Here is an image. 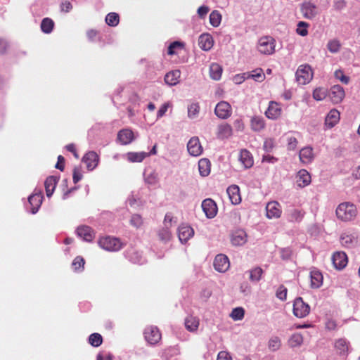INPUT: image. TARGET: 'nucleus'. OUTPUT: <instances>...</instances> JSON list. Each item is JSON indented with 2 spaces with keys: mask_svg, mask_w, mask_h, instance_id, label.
Listing matches in <instances>:
<instances>
[{
  "mask_svg": "<svg viewBox=\"0 0 360 360\" xmlns=\"http://www.w3.org/2000/svg\"><path fill=\"white\" fill-rule=\"evenodd\" d=\"M335 213L338 219L342 221H350L356 217L357 209L354 204L350 202H344L338 206Z\"/></svg>",
  "mask_w": 360,
  "mask_h": 360,
  "instance_id": "1",
  "label": "nucleus"
},
{
  "mask_svg": "<svg viewBox=\"0 0 360 360\" xmlns=\"http://www.w3.org/2000/svg\"><path fill=\"white\" fill-rule=\"evenodd\" d=\"M98 244L102 249L110 252L119 251L124 247V244L119 238L111 236L100 238Z\"/></svg>",
  "mask_w": 360,
  "mask_h": 360,
  "instance_id": "2",
  "label": "nucleus"
},
{
  "mask_svg": "<svg viewBox=\"0 0 360 360\" xmlns=\"http://www.w3.org/2000/svg\"><path fill=\"white\" fill-rule=\"evenodd\" d=\"M275 39L269 36L261 37L258 41L257 49L264 55H271L275 52Z\"/></svg>",
  "mask_w": 360,
  "mask_h": 360,
  "instance_id": "3",
  "label": "nucleus"
},
{
  "mask_svg": "<svg viewBox=\"0 0 360 360\" xmlns=\"http://www.w3.org/2000/svg\"><path fill=\"white\" fill-rule=\"evenodd\" d=\"M296 80L300 84H308L313 77V72L309 65H301L295 73Z\"/></svg>",
  "mask_w": 360,
  "mask_h": 360,
  "instance_id": "4",
  "label": "nucleus"
},
{
  "mask_svg": "<svg viewBox=\"0 0 360 360\" xmlns=\"http://www.w3.org/2000/svg\"><path fill=\"white\" fill-rule=\"evenodd\" d=\"M293 314L300 319L306 317L310 312L309 305L301 297L295 298L293 302Z\"/></svg>",
  "mask_w": 360,
  "mask_h": 360,
  "instance_id": "5",
  "label": "nucleus"
},
{
  "mask_svg": "<svg viewBox=\"0 0 360 360\" xmlns=\"http://www.w3.org/2000/svg\"><path fill=\"white\" fill-rule=\"evenodd\" d=\"M230 240L233 246H242L248 241V234L242 229H235L230 234Z\"/></svg>",
  "mask_w": 360,
  "mask_h": 360,
  "instance_id": "6",
  "label": "nucleus"
},
{
  "mask_svg": "<svg viewBox=\"0 0 360 360\" xmlns=\"http://www.w3.org/2000/svg\"><path fill=\"white\" fill-rule=\"evenodd\" d=\"M231 112L232 108L226 101L219 102L214 108V114L219 119L226 120L229 118L231 115Z\"/></svg>",
  "mask_w": 360,
  "mask_h": 360,
  "instance_id": "7",
  "label": "nucleus"
},
{
  "mask_svg": "<svg viewBox=\"0 0 360 360\" xmlns=\"http://www.w3.org/2000/svg\"><path fill=\"white\" fill-rule=\"evenodd\" d=\"M146 340L150 345L158 343L161 339V333L156 326H148L144 330Z\"/></svg>",
  "mask_w": 360,
  "mask_h": 360,
  "instance_id": "8",
  "label": "nucleus"
},
{
  "mask_svg": "<svg viewBox=\"0 0 360 360\" xmlns=\"http://www.w3.org/2000/svg\"><path fill=\"white\" fill-rule=\"evenodd\" d=\"M202 209L206 217L209 219L214 218L217 213V207L215 202L211 198H207L202 202Z\"/></svg>",
  "mask_w": 360,
  "mask_h": 360,
  "instance_id": "9",
  "label": "nucleus"
},
{
  "mask_svg": "<svg viewBox=\"0 0 360 360\" xmlns=\"http://www.w3.org/2000/svg\"><path fill=\"white\" fill-rule=\"evenodd\" d=\"M213 265L216 271L225 272L230 266L229 259L225 255H217L214 258Z\"/></svg>",
  "mask_w": 360,
  "mask_h": 360,
  "instance_id": "10",
  "label": "nucleus"
},
{
  "mask_svg": "<svg viewBox=\"0 0 360 360\" xmlns=\"http://www.w3.org/2000/svg\"><path fill=\"white\" fill-rule=\"evenodd\" d=\"M76 233L78 237L82 238L84 241L91 242L95 238V231L89 226L82 225L76 229Z\"/></svg>",
  "mask_w": 360,
  "mask_h": 360,
  "instance_id": "11",
  "label": "nucleus"
},
{
  "mask_svg": "<svg viewBox=\"0 0 360 360\" xmlns=\"http://www.w3.org/2000/svg\"><path fill=\"white\" fill-rule=\"evenodd\" d=\"M187 150L192 156L197 157L202 154V147L198 137L194 136L189 140L187 144Z\"/></svg>",
  "mask_w": 360,
  "mask_h": 360,
  "instance_id": "12",
  "label": "nucleus"
},
{
  "mask_svg": "<svg viewBox=\"0 0 360 360\" xmlns=\"http://www.w3.org/2000/svg\"><path fill=\"white\" fill-rule=\"evenodd\" d=\"M266 217L269 219L279 218L281 215V205L278 202L272 201L266 206Z\"/></svg>",
  "mask_w": 360,
  "mask_h": 360,
  "instance_id": "13",
  "label": "nucleus"
},
{
  "mask_svg": "<svg viewBox=\"0 0 360 360\" xmlns=\"http://www.w3.org/2000/svg\"><path fill=\"white\" fill-rule=\"evenodd\" d=\"M98 160V155L94 151L88 152L82 158V161L86 164L87 169L90 171L97 167Z\"/></svg>",
  "mask_w": 360,
  "mask_h": 360,
  "instance_id": "14",
  "label": "nucleus"
},
{
  "mask_svg": "<svg viewBox=\"0 0 360 360\" xmlns=\"http://www.w3.org/2000/svg\"><path fill=\"white\" fill-rule=\"evenodd\" d=\"M332 262L335 269H342L347 264V256L344 252H336L332 256Z\"/></svg>",
  "mask_w": 360,
  "mask_h": 360,
  "instance_id": "15",
  "label": "nucleus"
},
{
  "mask_svg": "<svg viewBox=\"0 0 360 360\" xmlns=\"http://www.w3.org/2000/svg\"><path fill=\"white\" fill-rule=\"evenodd\" d=\"M281 108L280 105L275 101H270L267 110L265 111V115L270 120H276L281 115Z\"/></svg>",
  "mask_w": 360,
  "mask_h": 360,
  "instance_id": "16",
  "label": "nucleus"
},
{
  "mask_svg": "<svg viewBox=\"0 0 360 360\" xmlns=\"http://www.w3.org/2000/svg\"><path fill=\"white\" fill-rule=\"evenodd\" d=\"M330 98L333 103H339L345 97V90L340 85H334L330 91Z\"/></svg>",
  "mask_w": 360,
  "mask_h": 360,
  "instance_id": "17",
  "label": "nucleus"
},
{
  "mask_svg": "<svg viewBox=\"0 0 360 360\" xmlns=\"http://www.w3.org/2000/svg\"><path fill=\"white\" fill-rule=\"evenodd\" d=\"M194 231L192 227L188 225H181L178 229V236L179 240L182 243H186L193 237Z\"/></svg>",
  "mask_w": 360,
  "mask_h": 360,
  "instance_id": "18",
  "label": "nucleus"
},
{
  "mask_svg": "<svg viewBox=\"0 0 360 360\" xmlns=\"http://www.w3.org/2000/svg\"><path fill=\"white\" fill-rule=\"evenodd\" d=\"M301 12L305 18L312 19L317 14L316 6L311 2H304L301 7Z\"/></svg>",
  "mask_w": 360,
  "mask_h": 360,
  "instance_id": "19",
  "label": "nucleus"
},
{
  "mask_svg": "<svg viewBox=\"0 0 360 360\" xmlns=\"http://www.w3.org/2000/svg\"><path fill=\"white\" fill-rule=\"evenodd\" d=\"M304 214L302 210L291 207L287 210V219L291 222H300Z\"/></svg>",
  "mask_w": 360,
  "mask_h": 360,
  "instance_id": "20",
  "label": "nucleus"
},
{
  "mask_svg": "<svg viewBox=\"0 0 360 360\" xmlns=\"http://www.w3.org/2000/svg\"><path fill=\"white\" fill-rule=\"evenodd\" d=\"M42 199H43V197L41 195V192H39L38 193H36L34 194H32L28 198V202L30 204V205L32 206L31 211H30L32 214H34L38 212V210L42 203Z\"/></svg>",
  "mask_w": 360,
  "mask_h": 360,
  "instance_id": "21",
  "label": "nucleus"
},
{
  "mask_svg": "<svg viewBox=\"0 0 360 360\" xmlns=\"http://www.w3.org/2000/svg\"><path fill=\"white\" fill-rule=\"evenodd\" d=\"M214 44L212 37L210 34H202L198 39V45L204 51H209Z\"/></svg>",
  "mask_w": 360,
  "mask_h": 360,
  "instance_id": "22",
  "label": "nucleus"
},
{
  "mask_svg": "<svg viewBox=\"0 0 360 360\" xmlns=\"http://www.w3.org/2000/svg\"><path fill=\"white\" fill-rule=\"evenodd\" d=\"M299 157L302 163H311L314 158L313 148L310 146L304 147L300 150Z\"/></svg>",
  "mask_w": 360,
  "mask_h": 360,
  "instance_id": "23",
  "label": "nucleus"
},
{
  "mask_svg": "<svg viewBox=\"0 0 360 360\" xmlns=\"http://www.w3.org/2000/svg\"><path fill=\"white\" fill-rule=\"evenodd\" d=\"M340 118V112L336 109H332L328 113L325 119V124L328 128H332L339 122Z\"/></svg>",
  "mask_w": 360,
  "mask_h": 360,
  "instance_id": "24",
  "label": "nucleus"
},
{
  "mask_svg": "<svg viewBox=\"0 0 360 360\" xmlns=\"http://www.w3.org/2000/svg\"><path fill=\"white\" fill-rule=\"evenodd\" d=\"M226 192L232 204L238 205L241 202L240 189L237 185H231L229 186Z\"/></svg>",
  "mask_w": 360,
  "mask_h": 360,
  "instance_id": "25",
  "label": "nucleus"
},
{
  "mask_svg": "<svg viewBox=\"0 0 360 360\" xmlns=\"http://www.w3.org/2000/svg\"><path fill=\"white\" fill-rule=\"evenodd\" d=\"M311 287L319 288L323 284V275L320 271L314 268L310 271Z\"/></svg>",
  "mask_w": 360,
  "mask_h": 360,
  "instance_id": "26",
  "label": "nucleus"
},
{
  "mask_svg": "<svg viewBox=\"0 0 360 360\" xmlns=\"http://www.w3.org/2000/svg\"><path fill=\"white\" fill-rule=\"evenodd\" d=\"M297 183L300 187H305L311 183L310 174L306 169H300L297 174Z\"/></svg>",
  "mask_w": 360,
  "mask_h": 360,
  "instance_id": "27",
  "label": "nucleus"
},
{
  "mask_svg": "<svg viewBox=\"0 0 360 360\" xmlns=\"http://www.w3.org/2000/svg\"><path fill=\"white\" fill-rule=\"evenodd\" d=\"M341 244L348 248L354 247L357 243L356 237L354 234L343 233L340 236Z\"/></svg>",
  "mask_w": 360,
  "mask_h": 360,
  "instance_id": "28",
  "label": "nucleus"
},
{
  "mask_svg": "<svg viewBox=\"0 0 360 360\" xmlns=\"http://www.w3.org/2000/svg\"><path fill=\"white\" fill-rule=\"evenodd\" d=\"M265 126V120L262 116L255 115L250 120V128L254 131H261Z\"/></svg>",
  "mask_w": 360,
  "mask_h": 360,
  "instance_id": "29",
  "label": "nucleus"
},
{
  "mask_svg": "<svg viewBox=\"0 0 360 360\" xmlns=\"http://www.w3.org/2000/svg\"><path fill=\"white\" fill-rule=\"evenodd\" d=\"M117 139L123 145L130 143L134 139V133L131 130L125 129L118 132Z\"/></svg>",
  "mask_w": 360,
  "mask_h": 360,
  "instance_id": "30",
  "label": "nucleus"
},
{
  "mask_svg": "<svg viewBox=\"0 0 360 360\" xmlns=\"http://www.w3.org/2000/svg\"><path fill=\"white\" fill-rule=\"evenodd\" d=\"M239 160L245 168H250L254 163L251 153L246 149L240 150Z\"/></svg>",
  "mask_w": 360,
  "mask_h": 360,
  "instance_id": "31",
  "label": "nucleus"
},
{
  "mask_svg": "<svg viewBox=\"0 0 360 360\" xmlns=\"http://www.w3.org/2000/svg\"><path fill=\"white\" fill-rule=\"evenodd\" d=\"M181 76V72L175 70L167 73L165 76V82L169 86H174L179 83V79Z\"/></svg>",
  "mask_w": 360,
  "mask_h": 360,
  "instance_id": "32",
  "label": "nucleus"
},
{
  "mask_svg": "<svg viewBox=\"0 0 360 360\" xmlns=\"http://www.w3.org/2000/svg\"><path fill=\"white\" fill-rule=\"evenodd\" d=\"M57 184V179L56 176H50L46 178L44 182V186L47 197H51L56 188Z\"/></svg>",
  "mask_w": 360,
  "mask_h": 360,
  "instance_id": "33",
  "label": "nucleus"
},
{
  "mask_svg": "<svg viewBox=\"0 0 360 360\" xmlns=\"http://www.w3.org/2000/svg\"><path fill=\"white\" fill-rule=\"evenodd\" d=\"M233 129L230 124H222L218 126L217 136L219 139H228L232 136Z\"/></svg>",
  "mask_w": 360,
  "mask_h": 360,
  "instance_id": "34",
  "label": "nucleus"
},
{
  "mask_svg": "<svg viewBox=\"0 0 360 360\" xmlns=\"http://www.w3.org/2000/svg\"><path fill=\"white\" fill-rule=\"evenodd\" d=\"M210 161L207 158H202L198 162V169L202 176H207L210 173Z\"/></svg>",
  "mask_w": 360,
  "mask_h": 360,
  "instance_id": "35",
  "label": "nucleus"
},
{
  "mask_svg": "<svg viewBox=\"0 0 360 360\" xmlns=\"http://www.w3.org/2000/svg\"><path fill=\"white\" fill-rule=\"evenodd\" d=\"M127 157L131 162H141L148 157V154L146 152H129Z\"/></svg>",
  "mask_w": 360,
  "mask_h": 360,
  "instance_id": "36",
  "label": "nucleus"
},
{
  "mask_svg": "<svg viewBox=\"0 0 360 360\" xmlns=\"http://www.w3.org/2000/svg\"><path fill=\"white\" fill-rule=\"evenodd\" d=\"M349 344L345 338H340L335 340L334 347L340 354H344L348 351Z\"/></svg>",
  "mask_w": 360,
  "mask_h": 360,
  "instance_id": "37",
  "label": "nucleus"
},
{
  "mask_svg": "<svg viewBox=\"0 0 360 360\" xmlns=\"http://www.w3.org/2000/svg\"><path fill=\"white\" fill-rule=\"evenodd\" d=\"M144 180L148 185L155 186L159 182V175L155 171L153 170L144 174Z\"/></svg>",
  "mask_w": 360,
  "mask_h": 360,
  "instance_id": "38",
  "label": "nucleus"
},
{
  "mask_svg": "<svg viewBox=\"0 0 360 360\" xmlns=\"http://www.w3.org/2000/svg\"><path fill=\"white\" fill-rule=\"evenodd\" d=\"M222 74V68L217 63H212L210 67V77L214 80L220 79Z\"/></svg>",
  "mask_w": 360,
  "mask_h": 360,
  "instance_id": "39",
  "label": "nucleus"
},
{
  "mask_svg": "<svg viewBox=\"0 0 360 360\" xmlns=\"http://www.w3.org/2000/svg\"><path fill=\"white\" fill-rule=\"evenodd\" d=\"M41 30L45 34H50L53 29L54 22L49 18H45L41 22Z\"/></svg>",
  "mask_w": 360,
  "mask_h": 360,
  "instance_id": "40",
  "label": "nucleus"
},
{
  "mask_svg": "<svg viewBox=\"0 0 360 360\" xmlns=\"http://www.w3.org/2000/svg\"><path fill=\"white\" fill-rule=\"evenodd\" d=\"M198 326H199V321L197 318L193 317V316H189L186 319L185 327L188 330H189L191 332H194L198 329Z\"/></svg>",
  "mask_w": 360,
  "mask_h": 360,
  "instance_id": "41",
  "label": "nucleus"
},
{
  "mask_svg": "<svg viewBox=\"0 0 360 360\" xmlns=\"http://www.w3.org/2000/svg\"><path fill=\"white\" fill-rule=\"evenodd\" d=\"M262 274V269L257 266L250 271V280L252 282H258L261 279Z\"/></svg>",
  "mask_w": 360,
  "mask_h": 360,
  "instance_id": "42",
  "label": "nucleus"
},
{
  "mask_svg": "<svg viewBox=\"0 0 360 360\" xmlns=\"http://www.w3.org/2000/svg\"><path fill=\"white\" fill-rule=\"evenodd\" d=\"M221 21V15L218 11H213L210 15V22L214 27H218Z\"/></svg>",
  "mask_w": 360,
  "mask_h": 360,
  "instance_id": "43",
  "label": "nucleus"
},
{
  "mask_svg": "<svg viewBox=\"0 0 360 360\" xmlns=\"http://www.w3.org/2000/svg\"><path fill=\"white\" fill-rule=\"evenodd\" d=\"M103 338L99 333H92L89 337V343L95 347L100 346L102 344Z\"/></svg>",
  "mask_w": 360,
  "mask_h": 360,
  "instance_id": "44",
  "label": "nucleus"
},
{
  "mask_svg": "<svg viewBox=\"0 0 360 360\" xmlns=\"http://www.w3.org/2000/svg\"><path fill=\"white\" fill-rule=\"evenodd\" d=\"M120 17L116 13H110L105 17L106 23L111 27H115L119 23Z\"/></svg>",
  "mask_w": 360,
  "mask_h": 360,
  "instance_id": "45",
  "label": "nucleus"
},
{
  "mask_svg": "<svg viewBox=\"0 0 360 360\" xmlns=\"http://www.w3.org/2000/svg\"><path fill=\"white\" fill-rule=\"evenodd\" d=\"M244 315H245L244 309L242 307H236L232 310V311L230 314V316L234 321H240L243 319Z\"/></svg>",
  "mask_w": 360,
  "mask_h": 360,
  "instance_id": "46",
  "label": "nucleus"
},
{
  "mask_svg": "<svg viewBox=\"0 0 360 360\" xmlns=\"http://www.w3.org/2000/svg\"><path fill=\"white\" fill-rule=\"evenodd\" d=\"M303 342V337L300 333L292 335L289 340V344L292 347H298Z\"/></svg>",
  "mask_w": 360,
  "mask_h": 360,
  "instance_id": "47",
  "label": "nucleus"
},
{
  "mask_svg": "<svg viewBox=\"0 0 360 360\" xmlns=\"http://www.w3.org/2000/svg\"><path fill=\"white\" fill-rule=\"evenodd\" d=\"M340 43L337 39L330 40L327 44V48L330 53H338L340 49Z\"/></svg>",
  "mask_w": 360,
  "mask_h": 360,
  "instance_id": "48",
  "label": "nucleus"
},
{
  "mask_svg": "<svg viewBox=\"0 0 360 360\" xmlns=\"http://www.w3.org/2000/svg\"><path fill=\"white\" fill-rule=\"evenodd\" d=\"M200 111V106L198 103H192L188 107V116L193 119L197 117Z\"/></svg>",
  "mask_w": 360,
  "mask_h": 360,
  "instance_id": "49",
  "label": "nucleus"
},
{
  "mask_svg": "<svg viewBox=\"0 0 360 360\" xmlns=\"http://www.w3.org/2000/svg\"><path fill=\"white\" fill-rule=\"evenodd\" d=\"M126 256L130 261L135 264H142L141 257L134 250L127 251Z\"/></svg>",
  "mask_w": 360,
  "mask_h": 360,
  "instance_id": "50",
  "label": "nucleus"
},
{
  "mask_svg": "<svg viewBox=\"0 0 360 360\" xmlns=\"http://www.w3.org/2000/svg\"><path fill=\"white\" fill-rule=\"evenodd\" d=\"M251 78L257 82H262L265 78V75L261 68H257L252 71Z\"/></svg>",
  "mask_w": 360,
  "mask_h": 360,
  "instance_id": "51",
  "label": "nucleus"
},
{
  "mask_svg": "<svg viewBox=\"0 0 360 360\" xmlns=\"http://www.w3.org/2000/svg\"><path fill=\"white\" fill-rule=\"evenodd\" d=\"M288 289L283 285H281L276 292V296L281 301H285L287 299Z\"/></svg>",
  "mask_w": 360,
  "mask_h": 360,
  "instance_id": "52",
  "label": "nucleus"
},
{
  "mask_svg": "<svg viewBox=\"0 0 360 360\" xmlns=\"http://www.w3.org/2000/svg\"><path fill=\"white\" fill-rule=\"evenodd\" d=\"M158 236L160 240L167 241L170 239L171 233L169 226H165L161 229L158 232Z\"/></svg>",
  "mask_w": 360,
  "mask_h": 360,
  "instance_id": "53",
  "label": "nucleus"
},
{
  "mask_svg": "<svg viewBox=\"0 0 360 360\" xmlns=\"http://www.w3.org/2000/svg\"><path fill=\"white\" fill-rule=\"evenodd\" d=\"M281 347V340L278 337H273L269 341V348L272 351L278 350Z\"/></svg>",
  "mask_w": 360,
  "mask_h": 360,
  "instance_id": "54",
  "label": "nucleus"
},
{
  "mask_svg": "<svg viewBox=\"0 0 360 360\" xmlns=\"http://www.w3.org/2000/svg\"><path fill=\"white\" fill-rule=\"evenodd\" d=\"M326 93L323 89L316 88L313 91V98L316 101H322L326 98Z\"/></svg>",
  "mask_w": 360,
  "mask_h": 360,
  "instance_id": "55",
  "label": "nucleus"
},
{
  "mask_svg": "<svg viewBox=\"0 0 360 360\" xmlns=\"http://www.w3.org/2000/svg\"><path fill=\"white\" fill-rule=\"evenodd\" d=\"M335 77L345 84H347L349 82V77L346 76L341 70H338L335 72Z\"/></svg>",
  "mask_w": 360,
  "mask_h": 360,
  "instance_id": "56",
  "label": "nucleus"
},
{
  "mask_svg": "<svg viewBox=\"0 0 360 360\" xmlns=\"http://www.w3.org/2000/svg\"><path fill=\"white\" fill-rule=\"evenodd\" d=\"M287 148L289 150H294L297 146L298 141L297 138L293 136H289L287 138Z\"/></svg>",
  "mask_w": 360,
  "mask_h": 360,
  "instance_id": "57",
  "label": "nucleus"
},
{
  "mask_svg": "<svg viewBox=\"0 0 360 360\" xmlns=\"http://www.w3.org/2000/svg\"><path fill=\"white\" fill-rule=\"evenodd\" d=\"M275 146V144H274V141L273 139H266L264 142V144H263V149L266 152V153H270L272 151V150L274 149Z\"/></svg>",
  "mask_w": 360,
  "mask_h": 360,
  "instance_id": "58",
  "label": "nucleus"
},
{
  "mask_svg": "<svg viewBox=\"0 0 360 360\" xmlns=\"http://www.w3.org/2000/svg\"><path fill=\"white\" fill-rule=\"evenodd\" d=\"M130 223L136 228H139L142 225V218L139 214H134L131 216Z\"/></svg>",
  "mask_w": 360,
  "mask_h": 360,
  "instance_id": "59",
  "label": "nucleus"
},
{
  "mask_svg": "<svg viewBox=\"0 0 360 360\" xmlns=\"http://www.w3.org/2000/svg\"><path fill=\"white\" fill-rule=\"evenodd\" d=\"M233 127L238 131H243L245 129V124L242 117H238L233 121Z\"/></svg>",
  "mask_w": 360,
  "mask_h": 360,
  "instance_id": "60",
  "label": "nucleus"
},
{
  "mask_svg": "<svg viewBox=\"0 0 360 360\" xmlns=\"http://www.w3.org/2000/svg\"><path fill=\"white\" fill-rule=\"evenodd\" d=\"M72 264L75 269H79L82 267L83 268L84 264V260L82 257L78 256L75 258Z\"/></svg>",
  "mask_w": 360,
  "mask_h": 360,
  "instance_id": "61",
  "label": "nucleus"
},
{
  "mask_svg": "<svg viewBox=\"0 0 360 360\" xmlns=\"http://www.w3.org/2000/svg\"><path fill=\"white\" fill-rule=\"evenodd\" d=\"M210 11V8L207 6H201L198 8L197 13L200 18H204Z\"/></svg>",
  "mask_w": 360,
  "mask_h": 360,
  "instance_id": "62",
  "label": "nucleus"
},
{
  "mask_svg": "<svg viewBox=\"0 0 360 360\" xmlns=\"http://www.w3.org/2000/svg\"><path fill=\"white\" fill-rule=\"evenodd\" d=\"M181 46H182V44L179 41H174V42L171 43L168 47L167 53L169 55L175 54L174 49L178 47H181Z\"/></svg>",
  "mask_w": 360,
  "mask_h": 360,
  "instance_id": "63",
  "label": "nucleus"
},
{
  "mask_svg": "<svg viewBox=\"0 0 360 360\" xmlns=\"http://www.w3.org/2000/svg\"><path fill=\"white\" fill-rule=\"evenodd\" d=\"M217 360H232V358L228 352L221 351L217 355Z\"/></svg>",
  "mask_w": 360,
  "mask_h": 360,
  "instance_id": "64",
  "label": "nucleus"
}]
</instances>
